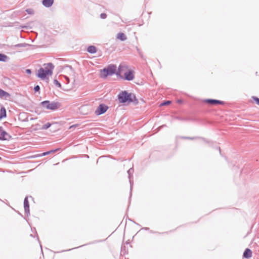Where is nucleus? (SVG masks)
Wrapping results in <instances>:
<instances>
[{"instance_id": "7", "label": "nucleus", "mask_w": 259, "mask_h": 259, "mask_svg": "<svg viewBox=\"0 0 259 259\" xmlns=\"http://www.w3.org/2000/svg\"><path fill=\"white\" fill-rule=\"evenodd\" d=\"M204 102L206 103H207L212 105H224L225 102L224 101L216 100V99H205Z\"/></svg>"}, {"instance_id": "38", "label": "nucleus", "mask_w": 259, "mask_h": 259, "mask_svg": "<svg viewBox=\"0 0 259 259\" xmlns=\"http://www.w3.org/2000/svg\"><path fill=\"white\" fill-rule=\"evenodd\" d=\"M69 68H70V69H72V66H69Z\"/></svg>"}, {"instance_id": "26", "label": "nucleus", "mask_w": 259, "mask_h": 259, "mask_svg": "<svg viewBox=\"0 0 259 259\" xmlns=\"http://www.w3.org/2000/svg\"><path fill=\"white\" fill-rule=\"evenodd\" d=\"M252 99L255 102V103L258 105H259V98L256 97H254V96H253L252 97Z\"/></svg>"}, {"instance_id": "3", "label": "nucleus", "mask_w": 259, "mask_h": 259, "mask_svg": "<svg viewBox=\"0 0 259 259\" xmlns=\"http://www.w3.org/2000/svg\"><path fill=\"white\" fill-rule=\"evenodd\" d=\"M40 105L45 109L55 111L61 107V104L58 102H50L49 100L44 101Z\"/></svg>"}, {"instance_id": "8", "label": "nucleus", "mask_w": 259, "mask_h": 259, "mask_svg": "<svg viewBox=\"0 0 259 259\" xmlns=\"http://www.w3.org/2000/svg\"><path fill=\"white\" fill-rule=\"evenodd\" d=\"M134 78V72L133 71L129 70L125 72L124 74L123 79L126 80L131 81Z\"/></svg>"}, {"instance_id": "14", "label": "nucleus", "mask_w": 259, "mask_h": 259, "mask_svg": "<svg viewBox=\"0 0 259 259\" xmlns=\"http://www.w3.org/2000/svg\"><path fill=\"white\" fill-rule=\"evenodd\" d=\"M134 171V169L133 168H130L127 171V173L128 175V179L130 180V185H131V190H132V186L133 185V182H132L131 181V177L132 176V175H133Z\"/></svg>"}, {"instance_id": "34", "label": "nucleus", "mask_w": 259, "mask_h": 259, "mask_svg": "<svg viewBox=\"0 0 259 259\" xmlns=\"http://www.w3.org/2000/svg\"><path fill=\"white\" fill-rule=\"evenodd\" d=\"M143 229H144L145 230H149V228L148 227H145V228H143Z\"/></svg>"}, {"instance_id": "5", "label": "nucleus", "mask_w": 259, "mask_h": 259, "mask_svg": "<svg viewBox=\"0 0 259 259\" xmlns=\"http://www.w3.org/2000/svg\"><path fill=\"white\" fill-rule=\"evenodd\" d=\"M108 109V106L104 104H100L96 110L95 113L96 115H100L105 113Z\"/></svg>"}, {"instance_id": "1", "label": "nucleus", "mask_w": 259, "mask_h": 259, "mask_svg": "<svg viewBox=\"0 0 259 259\" xmlns=\"http://www.w3.org/2000/svg\"><path fill=\"white\" fill-rule=\"evenodd\" d=\"M118 99L120 103L125 104L126 103L133 102L135 104L138 103V100L135 95L133 93H129L126 91H122L118 95Z\"/></svg>"}, {"instance_id": "20", "label": "nucleus", "mask_w": 259, "mask_h": 259, "mask_svg": "<svg viewBox=\"0 0 259 259\" xmlns=\"http://www.w3.org/2000/svg\"><path fill=\"white\" fill-rule=\"evenodd\" d=\"M51 125H52L51 123H50V122H48L42 125V130H47L51 126Z\"/></svg>"}, {"instance_id": "27", "label": "nucleus", "mask_w": 259, "mask_h": 259, "mask_svg": "<svg viewBox=\"0 0 259 259\" xmlns=\"http://www.w3.org/2000/svg\"><path fill=\"white\" fill-rule=\"evenodd\" d=\"M40 91V87L38 85H36L34 88V91L35 92H38Z\"/></svg>"}, {"instance_id": "21", "label": "nucleus", "mask_w": 259, "mask_h": 259, "mask_svg": "<svg viewBox=\"0 0 259 259\" xmlns=\"http://www.w3.org/2000/svg\"><path fill=\"white\" fill-rule=\"evenodd\" d=\"M51 154V152H50V151H49L45 152H44V153L39 154H37L35 157L44 156H46V155H47L48 154Z\"/></svg>"}, {"instance_id": "12", "label": "nucleus", "mask_w": 259, "mask_h": 259, "mask_svg": "<svg viewBox=\"0 0 259 259\" xmlns=\"http://www.w3.org/2000/svg\"><path fill=\"white\" fill-rule=\"evenodd\" d=\"M54 0H42V4L46 8L51 7L54 4Z\"/></svg>"}, {"instance_id": "37", "label": "nucleus", "mask_w": 259, "mask_h": 259, "mask_svg": "<svg viewBox=\"0 0 259 259\" xmlns=\"http://www.w3.org/2000/svg\"><path fill=\"white\" fill-rule=\"evenodd\" d=\"M177 102H178V103H182V100H178L177 101Z\"/></svg>"}, {"instance_id": "13", "label": "nucleus", "mask_w": 259, "mask_h": 259, "mask_svg": "<svg viewBox=\"0 0 259 259\" xmlns=\"http://www.w3.org/2000/svg\"><path fill=\"white\" fill-rule=\"evenodd\" d=\"M7 117L6 109L3 106H2L0 109V119L6 118Z\"/></svg>"}, {"instance_id": "28", "label": "nucleus", "mask_w": 259, "mask_h": 259, "mask_svg": "<svg viewBox=\"0 0 259 259\" xmlns=\"http://www.w3.org/2000/svg\"><path fill=\"white\" fill-rule=\"evenodd\" d=\"M106 17H107V15H106V14H105V13H101V14H100V18H101V19H104L106 18Z\"/></svg>"}, {"instance_id": "31", "label": "nucleus", "mask_w": 259, "mask_h": 259, "mask_svg": "<svg viewBox=\"0 0 259 259\" xmlns=\"http://www.w3.org/2000/svg\"><path fill=\"white\" fill-rule=\"evenodd\" d=\"M59 149H54V150H50V152H51V153H54L56 151L59 150Z\"/></svg>"}, {"instance_id": "15", "label": "nucleus", "mask_w": 259, "mask_h": 259, "mask_svg": "<svg viewBox=\"0 0 259 259\" xmlns=\"http://www.w3.org/2000/svg\"><path fill=\"white\" fill-rule=\"evenodd\" d=\"M87 51L91 54H95L97 51V48L94 46H90L87 48Z\"/></svg>"}, {"instance_id": "6", "label": "nucleus", "mask_w": 259, "mask_h": 259, "mask_svg": "<svg viewBox=\"0 0 259 259\" xmlns=\"http://www.w3.org/2000/svg\"><path fill=\"white\" fill-rule=\"evenodd\" d=\"M12 139V136L5 131L2 126H0V140L9 141Z\"/></svg>"}, {"instance_id": "35", "label": "nucleus", "mask_w": 259, "mask_h": 259, "mask_svg": "<svg viewBox=\"0 0 259 259\" xmlns=\"http://www.w3.org/2000/svg\"><path fill=\"white\" fill-rule=\"evenodd\" d=\"M124 248H125V246H124V247H122H122H121V252H123V249Z\"/></svg>"}, {"instance_id": "32", "label": "nucleus", "mask_w": 259, "mask_h": 259, "mask_svg": "<svg viewBox=\"0 0 259 259\" xmlns=\"http://www.w3.org/2000/svg\"><path fill=\"white\" fill-rule=\"evenodd\" d=\"M65 78L66 80L67 81V83H69V77L67 76H65Z\"/></svg>"}, {"instance_id": "4", "label": "nucleus", "mask_w": 259, "mask_h": 259, "mask_svg": "<svg viewBox=\"0 0 259 259\" xmlns=\"http://www.w3.org/2000/svg\"><path fill=\"white\" fill-rule=\"evenodd\" d=\"M116 69L115 65H109L107 67L103 68L101 71L104 73L103 75V78H106L108 76L112 75L115 74Z\"/></svg>"}, {"instance_id": "36", "label": "nucleus", "mask_w": 259, "mask_h": 259, "mask_svg": "<svg viewBox=\"0 0 259 259\" xmlns=\"http://www.w3.org/2000/svg\"><path fill=\"white\" fill-rule=\"evenodd\" d=\"M218 149H219V150L220 151V154H221V148L220 147H218Z\"/></svg>"}, {"instance_id": "23", "label": "nucleus", "mask_w": 259, "mask_h": 259, "mask_svg": "<svg viewBox=\"0 0 259 259\" xmlns=\"http://www.w3.org/2000/svg\"><path fill=\"white\" fill-rule=\"evenodd\" d=\"M170 103H171V101L167 100V101H165L163 102L162 103H161L160 105L161 106H166V105H169Z\"/></svg>"}, {"instance_id": "24", "label": "nucleus", "mask_w": 259, "mask_h": 259, "mask_svg": "<svg viewBox=\"0 0 259 259\" xmlns=\"http://www.w3.org/2000/svg\"><path fill=\"white\" fill-rule=\"evenodd\" d=\"M183 139H190V140H194V139H201V137H183Z\"/></svg>"}, {"instance_id": "16", "label": "nucleus", "mask_w": 259, "mask_h": 259, "mask_svg": "<svg viewBox=\"0 0 259 259\" xmlns=\"http://www.w3.org/2000/svg\"><path fill=\"white\" fill-rule=\"evenodd\" d=\"M117 38L121 41H124L127 39L125 34L122 32L117 34Z\"/></svg>"}, {"instance_id": "33", "label": "nucleus", "mask_w": 259, "mask_h": 259, "mask_svg": "<svg viewBox=\"0 0 259 259\" xmlns=\"http://www.w3.org/2000/svg\"><path fill=\"white\" fill-rule=\"evenodd\" d=\"M26 72L28 73H30L31 72V70L30 69H27Z\"/></svg>"}, {"instance_id": "30", "label": "nucleus", "mask_w": 259, "mask_h": 259, "mask_svg": "<svg viewBox=\"0 0 259 259\" xmlns=\"http://www.w3.org/2000/svg\"><path fill=\"white\" fill-rule=\"evenodd\" d=\"M137 50L138 52L139 53V55L142 57V52H141V51L140 50V49H138V48H137Z\"/></svg>"}, {"instance_id": "22", "label": "nucleus", "mask_w": 259, "mask_h": 259, "mask_svg": "<svg viewBox=\"0 0 259 259\" xmlns=\"http://www.w3.org/2000/svg\"><path fill=\"white\" fill-rule=\"evenodd\" d=\"M54 83L57 86L58 88H61V84L60 83L59 81H58L57 79L54 80Z\"/></svg>"}, {"instance_id": "9", "label": "nucleus", "mask_w": 259, "mask_h": 259, "mask_svg": "<svg viewBox=\"0 0 259 259\" xmlns=\"http://www.w3.org/2000/svg\"><path fill=\"white\" fill-rule=\"evenodd\" d=\"M24 208L25 213L28 215L30 214V210H29V204L28 200L27 197H26L24 200Z\"/></svg>"}, {"instance_id": "17", "label": "nucleus", "mask_w": 259, "mask_h": 259, "mask_svg": "<svg viewBox=\"0 0 259 259\" xmlns=\"http://www.w3.org/2000/svg\"><path fill=\"white\" fill-rule=\"evenodd\" d=\"M121 65H119V67H118V71H116V70L115 71V74L118 77H119L121 79H123V76L121 75Z\"/></svg>"}, {"instance_id": "2", "label": "nucleus", "mask_w": 259, "mask_h": 259, "mask_svg": "<svg viewBox=\"0 0 259 259\" xmlns=\"http://www.w3.org/2000/svg\"><path fill=\"white\" fill-rule=\"evenodd\" d=\"M54 66L52 63H49L45 68H40L38 70L37 76L42 79H45L47 76L51 75L53 73V70Z\"/></svg>"}, {"instance_id": "25", "label": "nucleus", "mask_w": 259, "mask_h": 259, "mask_svg": "<svg viewBox=\"0 0 259 259\" xmlns=\"http://www.w3.org/2000/svg\"><path fill=\"white\" fill-rule=\"evenodd\" d=\"M26 12L28 14H33L34 13V11L32 9H27L26 10Z\"/></svg>"}, {"instance_id": "10", "label": "nucleus", "mask_w": 259, "mask_h": 259, "mask_svg": "<svg viewBox=\"0 0 259 259\" xmlns=\"http://www.w3.org/2000/svg\"><path fill=\"white\" fill-rule=\"evenodd\" d=\"M252 251L249 248H246L244 250L243 254V257L245 258H249L252 256Z\"/></svg>"}, {"instance_id": "18", "label": "nucleus", "mask_w": 259, "mask_h": 259, "mask_svg": "<svg viewBox=\"0 0 259 259\" xmlns=\"http://www.w3.org/2000/svg\"><path fill=\"white\" fill-rule=\"evenodd\" d=\"M8 58V56L5 54L0 53V61L6 62Z\"/></svg>"}, {"instance_id": "29", "label": "nucleus", "mask_w": 259, "mask_h": 259, "mask_svg": "<svg viewBox=\"0 0 259 259\" xmlns=\"http://www.w3.org/2000/svg\"><path fill=\"white\" fill-rule=\"evenodd\" d=\"M176 118L179 119V120H182V121H186V120H188L187 118L179 117H177Z\"/></svg>"}, {"instance_id": "39", "label": "nucleus", "mask_w": 259, "mask_h": 259, "mask_svg": "<svg viewBox=\"0 0 259 259\" xmlns=\"http://www.w3.org/2000/svg\"><path fill=\"white\" fill-rule=\"evenodd\" d=\"M2 157H0V160H2Z\"/></svg>"}, {"instance_id": "19", "label": "nucleus", "mask_w": 259, "mask_h": 259, "mask_svg": "<svg viewBox=\"0 0 259 259\" xmlns=\"http://www.w3.org/2000/svg\"><path fill=\"white\" fill-rule=\"evenodd\" d=\"M28 46H29V44H28L21 43V44H18L15 45V46H14V47L16 48H20V47H26Z\"/></svg>"}, {"instance_id": "11", "label": "nucleus", "mask_w": 259, "mask_h": 259, "mask_svg": "<svg viewBox=\"0 0 259 259\" xmlns=\"http://www.w3.org/2000/svg\"><path fill=\"white\" fill-rule=\"evenodd\" d=\"M11 97V95L5 91L4 90L0 89V98H4L5 99H8V98Z\"/></svg>"}]
</instances>
